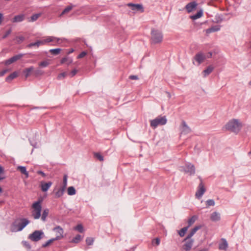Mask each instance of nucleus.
<instances>
[{
  "label": "nucleus",
  "instance_id": "obj_50",
  "mask_svg": "<svg viewBox=\"0 0 251 251\" xmlns=\"http://www.w3.org/2000/svg\"><path fill=\"white\" fill-rule=\"evenodd\" d=\"M129 78L132 80H137L138 79V77L137 75H131L129 76Z\"/></svg>",
  "mask_w": 251,
  "mask_h": 251
},
{
  "label": "nucleus",
  "instance_id": "obj_39",
  "mask_svg": "<svg viewBox=\"0 0 251 251\" xmlns=\"http://www.w3.org/2000/svg\"><path fill=\"white\" fill-rule=\"evenodd\" d=\"M81 236L79 234H77L72 240V242L77 243L81 240Z\"/></svg>",
  "mask_w": 251,
  "mask_h": 251
},
{
  "label": "nucleus",
  "instance_id": "obj_28",
  "mask_svg": "<svg viewBox=\"0 0 251 251\" xmlns=\"http://www.w3.org/2000/svg\"><path fill=\"white\" fill-rule=\"evenodd\" d=\"M18 170H19L22 174L25 175L26 178L28 177V173L27 172L25 167L18 166Z\"/></svg>",
  "mask_w": 251,
  "mask_h": 251
},
{
  "label": "nucleus",
  "instance_id": "obj_63",
  "mask_svg": "<svg viewBox=\"0 0 251 251\" xmlns=\"http://www.w3.org/2000/svg\"><path fill=\"white\" fill-rule=\"evenodd\" d=\"M250 85H251V81L249 83Z\"/></svg>",
  "mask_w": 251,
  "mask_h": 251
},
{
  "label": "nucleus",
  "instance_id": "obj_35",
  "mask_svg": "<svg viewBox=\"0 0 251 251\" xmlns=\"http://www.w3.org/2000/svg\"><path fill=\"white\" fill-rule=\"evenodd\" d=\"M50 64L49 60H45L39 63V66L41 67L45 68Z\"/></svg>",
  "mask_w": 251,
  "mask_h": 251
},
{
  "label": "nucleus",
  "instance_id": "obj_54",
  "mask_svg": "<svg viewBox=\"0 0 251 251\" xmlns=\"http://www.w3.org/2000/svg\"><path fill=\"white\" fill-rule=\"evenodd\" d=\"M17 39H18V42L21 43L24 40L25 38L23 36H19L17 37Z\"/></svg>",
  "mask_w": 251,
  "mask_h": 251
},
{
  "label": "nucleus",
  "instance_id": "obj_44",
  "mask_svg": "<svg viewBox=\"0 0 251 251\" xmlns=\"http://www.w3.org/2000/svg\"><path fill=\"white\" fill-rule=\"evenodd\" d=\"M66 75H67V74L65 72L61 73V74H59L57 76V79H62L65 78L66 77Z\"/></svg>",
  "mask_w": 251,
  "mask_h": 251
},
{
  "label": "nucleus",
  "instance_id": "obj_53",
  "mask_svg": "<svg viewBox=\"0 0 251 251\" xmlns=\"http://www.w3.org/2000/svg\"><path fill=\"white\" fill-rule=\"evenodd\" d=\"M8 70L7 69H5V70H3L2 71H1L0 72V76H2L4 75H5V74H6L8 72Z\"/></svg>",
  "mask_w": 251,
  "mask_h": 251
},
{
  "label": "nucleus",
  "instance_id": "obj_48",
  "mask_svg": "<svg viewBox=\"0 0 251 251\" xmlns=\"http://www.w3.org/2000/svg\"><path fill=\"white\" fill-rule=\"evenodd\" d=\"M30 143L34 148H36L37 145V143L35 141H33L32 139L29 140Z\"/></svg>",
  "mask_w": 251,
  "mask_h": 251
},
{
  "label": "nucleus",
  "instance_id": "obj_56",
  "mask_svg": "<svg viewBox=\"0 0 251 251\" xmlns=\"http://www.w3.org/2000/svg\"><path fill=\"white\" fill-rule=\"evenodd\" d=\"M67 60V58L66 57L63 58L61 60V63L63 64Z\"/></svg>",
  "mask_w": 251,
  "mask_h": 251
},
{
  "label": "nucleus",
  "instance_id": "obj_46",
  "mask_svg": "<svg viewBox=\"0 0 251 251\" xmlns=\"http://www.w3.org/2000/svg\"><path fill=\"white\" fill-rule=\"evenodd\" d=\"M77 72V70H76V69L73 70V71H71V72L69 74L70 76L71 77H73L74 76H75Z\"/></svg>",
  "mask_w": 251,
  "mask_h": 251
},
{
  "label": "nucleus",
  "instance_id": "obj_23",
  "mask_svg": "<svg viewBox=\"0 0 251 251\" xmlns=\"http://www.w3.org/2000/svg\"><path fill=\"white\" fill-rule=\"evenodd\" d=\"M40 45H42L41 41L38 40L34 43H31L28 44L26 46V47L28 48H31L33 47H35L36 48H38Z\"/></svg>",
  "mask_w": 251,
  "mask_h": 251
},
{
  "label": "nucleus",
  "instance_id": "obj_37",
  "mask_svg": "<svg viewBox=\"0 0 251 251\" xmlns=\"http://www.w3.org/2000/svg\"><path fill=\"white\" fill-rule=\"evenodd\" d=\"M67 177L68 176L66 175H65L63 176V185L61 187L64 188L65 189H66L67 185Z\"/></svg>",
  "mask_w": 251,
  "mask_h": 251
},
{
  "label": "nucleus",
  "instance_id": "obj_60",
  "mask_svg": "<svg viewBox=\"0 0 251 251\" xmlns=\"http://www.w3.org/2000/svg\"><path fill=\"white\" fill-rule=\"evenodd\" d=\"M5 177L3 176V174H0V181L4 179Z\"/></svg>",
  "mask_w": 251,
  "mask_h": 251
},
{
  "label": "nucleus",
  "instance_id": "obj_11",
  "mask_svg": "<svg viewBox=\"0 0 251 251\" xmlns=\"http://www.w3.org/2000/svg\"><path fill=\"white\" fill-rule=\"evenodd\" d=\"M198 5V3L195 1H193L187 4L185 8L187 12L189 13L196 10Z\"/></svg>",
  "mask_w": 251,
  "mask_h": 251
},
{
  "label": "nucleus",
  "instance_id": "obj_57",
  "mask_svg": "<svg viewBox=\"0 0 251 251\" xmlns=\"http://www.w3.org/2000/svg\"><path fill=\"white\" fill-rule=\"evenodd\" d=\"M4 173V169L0 165V174H3Z\"/></svg>",
  "mask_w": 251,
  "mask_h": 251
},
{
  "label": "nucleus",
  "instance_id": "obj_10",
  "mask_svg": "<svg viewBox=\"0 0 251 251\" xmlns=\"http://www.w3.org/2000/svg\"><path fill=\"white\" fill-rule=\"evenodd\" d=\"M180 134H188L191 131V128L187 125L186 123L184 121H182L181 122V125L180 126Z\"/></svg>",
  "mask_w": 251,
  "mask_h": 251
},
{
  "label": "nucleus",
  "instance_id": "obj_62",
  "mask_svg": "<svg viewBox=\"0 0 251 251\" xmlns=\"http://www.w3.org/2000/svg\"><path fill=\"white\" fill-rule=\"evenodd\" d=\"M73 51H74V50H73V49H71V50L69 51L68 53H72Z\"/></svg>",
  "mask_w": 251,
  "mask_h": 251
},
{
  "label": "nucleus",
  "instance_id": "obj_5",
  "mask_svg": "<svg viewBox=\"0 0 251 251\" xmlns=\"http://www.w3.org/2000/svg\"><path fill=\"white\" fill-rule=\"evenodd\" d=\"M162 33L156 29H152L151 32V41L153 44L160 43L162 41Z\"/></svg>",
  "mask_w": 251,
  "mask_h": 251
},
{
  "label": "nucleus",
  "instance_id": "obj_41",
  "mask_svg": "<svg viewBox=\"0 0 251 251\" xmlns=\"http://www.w3.org/2000/svg\"><path fill=\"white\" fill-rule=\"evenodd\" d=\"M206 204L207 207H209L210 206H214L215 205V201L212 199H209L206 201Z\"/></svg>",
  "mask_w": 251,
  "mask_h": 251
},
{
  "label": "nucleus",
  "instance_id": "obj_6",
  "mask_svg": "<svg viewBox=\"0 0 251 251\" xmlns=\"http://www.w3.org/2000/svg\"><path fill=\"white\" fill-rule=\"evenodd\" d=\"M167 123V119L165 116H158L155 119L151 121V126L153 128H156L159 125H164Z\"/></svg>",
  "mask_w": 251,
  "mask_h": 251
},
{
  "label": "nucleus",
  "instance_id": "obj_15",
  "mask_svg": "<svg viewBox=\"0 0 251 251\" xmlns=\"http://www.w3.org/2000/svg\"><path fill=\"white\" fill-rule=\"evenodd\" d=\"M24 54H17L16 55L13 56V57H11L10 58L6 60L5 62V64L10 65L11 63L17 61L18 60L20 59L23 56Z\"/></svg>",
  "mask_w": 251,
  "mask_h": 251
},
{
  "label": "nucleus",
  "instance_id": "obj_14",
  "mask_svg": "<svg viewBox=\"0 0 251 251\" xmlns=\"http://www.w3.org/2000/svg\"><path fill=\"white\" fill-rule=\"evenodd\" d=\"M184 171L186 173H189L190 175H193L195 174V168L194 165L191 163H188L186 165Z\"/></svg>",
  "mask_w": 251,
  "mask_h": 251
},
{
  "label": "nucleus",
  "instance_id": "obj_49",
  "mask_svg": "<svg viewBox=\"0 0 251 251\" xmlns=\"http://www.w3.org/2000/svg\"><path fill=\"white\" fill-rule=\"evenodd\" d=\"M87 54V52L85 51H82L77 56L78 58H81L83 57H84Z\"/></svg>",
  "mask_w": 251,
  "mask_h": 251
},
{
  "label": "nucleus",
  "instance_id": "obj_40",
  "mask_svg": "<svg viewBox=\"0 0 251 251\" xmlns=\"http://www.w3.org/2000/svg\"><path fill=\"white\" fill-rule=\"evenodd\" d=\"M40 16H41V14H40V13L33 14L31 17V20L30 21L34 22V21H36Z\"/></svg>",
  "mask_w": 251,
  "mask_h": 251
},
{
  "label": "nucleus",
  "instance_id": "obj_42",
  "mask_svg": "<svg viewBox=\"0 0 251 251\" xmlns=\"http://www.w3.org/2000/svg\"><path fill=\"white\" fill-rule=\"evenodd\" d=\"M94 240L92 238L88 237L86 239V244L88 245H91L93 244Z\"/></svg>",
  "mask_w": 251,
  "mask_h": 251
},
{
  "label": "nucleus",
  "instance_id": "obj_4",
  "mask_svg": "<svg viewBox=\"0 0 251 251\" xmlns=\"http://www.w3.org/2000/svg\"><path fill=\"white\" fill-rule=\"evenodd\" d=\"M41 201H37L32 204V216L34 219H38L41 217V212L42 210V206Z\"/></svg>",
  "mask_w": 251,
  "mask_h": 251
},
{
  "label": "nucleus",
  "instance_id": "obj_52",
  "mask_svg": "<svg viewBox=\"0 0 251 251\" xmlns=\"http://www.w3.org/2000/svg\"><path fill=\"white\" fill-rule=\"evenodd\" d=\"M37 173L38 175H41L43 177H45L46 176V175L42 171H38L37 172Z\"/></svg>",
  "mask_w": 251,
  "mask_h": 251
},
{
  "label": "nucleus",
  "instance_id": "obj_18",
  "mask_svg": "<svg viewBox=\"0 0 251 251\" xmlns=\"http://www.w3.org/2000/svg\"><path fill=\"white\" fill-rule=\"evenodd\" d=\"M220 214L217 211L213 212L210 216V219L213 222H217L220 220Z\"/></svg>",
  "mask_w": 251,
  "mask_h": 251
},
{
  "label": "nucleus",
  "instance_id": "obj_1",
  "mask_svg": "<svg viewBox=\"0 0 251 251\" xmlns=\"http://www.w3.org/2000/svg\"><path fill=\"white\" fill-rule=\"evenodd\" d=\"M201 226H195L189 234L187 235V237L184 239V241L185 242L184 244L183 245V249L186 251H190L193 245L194 240L191 239V237L195 234V233L200 228H201Z\"/></svg>",
  "mask_w": 251,
  "mask_h": 251
},
{
  "label": "nucleus",
  "instance_id": "obj_47",
  "mask_svg": "<svg viewBox=\"0 0 251 251\" xmlns=\"http://www.w3.org/2000/svg\"><path fill=\"white\" fill-rule=\"evenodd\" d=\"M11 32V29H9L2 36V39H5L6 38Z\"/></svg>",
  "mask_w": 251,
  "mask_h": 251
},
{
  "label": "nucleus",
  "instance_id": "obj_8",
  "mask_svg": "<svg viewBox=\"0 0 251 251\" xmlns=\"http://www.w3.org/2000/svg\"><path fill=\"white\" fill-rule=\"evenodd\" d=\"M60 40V39L58 38L55 37L48 36L46 37V38L45 39H44V40H42L41 41L42 45H45V44L50 43V42H52V44H51V45L55 46L56 45L60 44V42H59Z\"/></svg>",
  "mask_w": 251,
  "mask_h": 251
},
{
  "label": "nucleus",
  "instance_id": "obj_21",
  "mask_svg": "<svg viewBox=\"0 0 251 251\" xmlns=\"http://www.w3.org/2000/svg\"><path fill=\"white\" fill-rule=\"evenodd\" d=\"M25 15L24 14H20L18 15L15 16L12 20L13 23H18L24 21L25 19Z\"/></svg>",
  "mask_w": 251,
  "mask_h": 251
},
{
  "label": "nucleus",
  "instance_id": "obj_17",
  "mask_svg": "<svg viewBox=\"0 0 251 251\" xmlns=\"http://www.w3.org/2000/svg\"><path fill=\"white\" fill-rule=\"evenodd\" d=\"M52 183L51 181L48 182H41V188L43 192H47L50 186L52 185Z\"/></svg>",
  "mask_w": 251,
  "mask_h": 251
},
{
  "label": "nucleus",
  "instance_id": "obj_59",
  "mask_svg": "<svg viewBox=\"0 0 251 251\" xmlns=\"http://www.w3.org/2000/svg\"><path fill=\"white\" fill-rule=\"evenodd\" d=\"M211 27L207 29L206 30V33H211V32H213V31H211Z\"/></svg>",
  "mask_w": 251,
  "mask_h": 251
},
{
  "label": "nucleus",
  "instance_id": "obj_55",
  "mask_svg": "<svg viewBox=\"0 0 251 251\" xmlns=\"http://www.w3.org/2000/svg\"><path fill=\"white\" fill-rule=\"evenodd\" d=\"M35 73L36 75H42L43 74L42 71L40 70H36Z\"/></svg>",
  "mask_w": 251,
  "mask_h": 251
},
{
  "label": "nucleus",
  "instance_id": "obj_9",
  "mask_svg": "<svg viewBox=\"0 0 251 251\" xmlns=\"http://www.w3.org/2000/svg\"><path fill=\"white\" fill-rule=\"evenodd\" d=\"M200 180L201 182L200 183L198 187V189L195 194L196 197L199 199H201L202 197V195L206 191V189L205 188L202 179L201 178Z\"/></svg>",
  "mask_w": 251,
  "mask_h": 251
},
{
  "label": "nucleus",
  "instance_id": "obj_38",
  "mask_svg": "<svg viewBox=\"0 0 251 251\" xmlns=\"http://www.w3.org/2000/svg\"><path fill=\"white\" fill-rule=\"evenodd\" d=\"M95 157L97 158L100 161H102L103 160V157L102 155L99 152H95L94 154Z\"/></svg>",
  "mask_w": 251,
  "mask_h": 251
},
{
  "label": "nucleus",
  "instance_id": "obj_7",
  "mask_svg": "<svg viewBox=\"0 0 251 251\" xmlns=\"http://www.w3.org/2000/svg\"><path fill=\"white\" fill-rule=\"evenodd\" d=\"M44 236V232L41 230H35L28 236V238L33 242H37L42 239Z\"/></svg>",
  "mask_w": 251,
  "mask_h": 251
},
{
  "label": "nucleus",
  "instance_id": "obj_36",
  "mask_svg": "<svg viewBox=\"0 0 251 251\" xmlns=\"http://www.w3.org/2000/svg\"><path fill=\"white\" fill-rule=\"evenodd\" d=\"M197 219V217L195 216H192L191 218H190L188 221V226H189V227L192 225L193 224L196 220Z\"/></svg>",
  "mask_w": 251,
  "mask_h": 251
},
{
  "label": "nucleus",
  "instance_id": "obj_24",
  "mask_svg": "<svg viewBox=\"0 0 251 251\" xmlns=\"http://www.w3.org/2000/svg\"><path fill=\"white\" fill-rule=\"evenodd\" d=\"M33 67L31 66L24 70L23 73L25 74L26 78L30 75V73L33 70Z\"/></svg>",
  "mask_w": 251,
  "mask_h": 251
},
{
  "label": "nucleus",
  "instance_id": "obj_25",
  "mask_svg": "<svg viewBox=\"0 0 251 251\" xmlns=\"http://www.w3.org/2000/svg\"><path fill=\"white\" fill-rule=\"evenodd\" d=\"M49 213V209L46 208V209H45L43 210V213L42 214V216H41V220L43 221H44V222L46 221V218L48 216Z\"/></svg>",
  "mask_w": 251,
  "mask_h": 251
},
{
  "label": "nucleus",
  "instance_id": "obj_19",
  "mask_svg": "<svg viewBox=\"0 0 251 251\" xmlns=\"http://www.w3.org/2000/svg\"><path fill=\"white\" fill-rule=\"evenodd\" d=\"M222 242L219 244V249L221 250L226 251L228 247V243L225 239H222Z\"/></svg>",
  "mask_w": 251,
  "mask_h": 251
},
{
  "label": "nucleus",
  "instance_id": "obj_13",
  "mask_svg": "<svg viewBox=\"0 0 251 251\" xmlns=\"http://www.w3.org/2000/svg\"><path fill=\"white\" fill-rule=\"evenodd\" d=\"M128 7H131V9L135 11H140L143 12L144 11V8L142 4H133L132 3H129L127 4Z\"/></svg>",
  "mask_w": 251,
  "mask_h": 251
},
{
  "label": "nucleus",
  "instance_id": "obj_30",
  "mask_svg": "<svg viewBox=\"0 0 251 251\" xmlns=\"http://www.w3.org/2000/svg\"><path fill=\"white\" fill-rule=\"evenodd\" d=\"M189 228V226H187L181 228L179 231H178V233L180 237H183L184 236L185 233L187 231Z\"/></svg>",
  "mask_w": 251,
  "mask_h": 251
},
{
  "label": "nucleus",
  "instance_id": "obj_2",
  "mask_svg": "<svg viewBox=\"0 0 251 251\" xmlns=\"http://www.w3.org/2000/svg\"><path fill=\"white\" fill-rule=\"evenodd\" d=\"M29 223V221L26 218L17 219L12 224L10 230L12 232L20 231Z\"/></svg>",
  "mask_w": 251,
  "mask_h": 251
},
{
  "label": "nucleus",
  "instance_id": "obj_3",
  "mask_svg": "<svg viewBox=\"0 0 251 251\" xmlns=\"http://www.w3.org/2000/svg\"><path fill=\"white\" fill-rule=\"evenodd\" d=\"M242 125L238 120L232 119L229 121L225 126L226 129L230 130L234 133H237L241 129Z\"/></svg>",
  "mask_w": 251,
  "mask_h": 251
},
{
  "label": "nucleus",
  "instance_id": "obj_27",
  "mask_svg": "<svg viewBox=\"0 0 251 251\" xmlns=\"http://www.w3.org/2000/svg\"><path fill=\"white\" fill-rule=\"evenodd\" d=\"M18 75L17 73L16 72H13V73L9 75H8L6 78V81L7 82H10L14 78H16Z\"/></svg>",
  "mask_w": 251,
  "mask_h": 251
},
{
  "label": "nucleus",
  "instance_id": "obj_32",
  "mask_svg": "<svg viewBox=\"0 0 251 251\" xmlns=\"http://www.w3.org/2000/svg\"><path fill=\"white\" fill-rule=\"evenodd\" d=\"M55 241H56V240L54 238H51V239L49 240L48 241H47L44 244H43L42 245V247L43 248H46L47 247L49 246L50 245L51 243H52Z\"/></svg>",
  "mask_w": 251,
  "mask_h": 251
},
{
  "label": "nucleus",
  "instance_id": "obj_51",
  "mask_svg": "<svg viewBox=\"0 0 251 251\" xmlns=\"http://www.w3.org/2000/svg\"><path fill=\"white\" fill-rule=\"evenodd\" d=\"M24 245L27 248L30 249L31 247L27 241H24L23 242Z\"/></svg>",
  "mask_w": 251,
  "mask_h": 251
},
{
  "label": "nucleus",
  "instance_id": "obj_12",
  "mask_svg": "<svg viewBox=\"0 0 251 251\" xmlns=\"http://www.w3.org/2000/svg\"><path fill=\"white\" fill-rule=\"evenodd\" d=\"M53 230L56 232V237L54 238L56 240H60L63 237V230L60 226L54 227Z\"/></svg>",
  "mask_w": 251,
  "mask_h": 251
},
{
  "label": "nucleus",
  "instance_id": "obj_22",
  "mask_svg": "<svg viewBox=\"0 0 251 251\" xmlns=\"http://www.w3.org/2000/svg\"><path fill=\"white\" fill-rule=\"evenodd\" d=\"M214 68L212 65L209 66L206 69L203 71L202 73L204 77L209 75L214 70Z\"/></svg>",
  "mask_w": 251,
  "mask_h": 251
},
{
  "label": "nucleus",
  "instance_id": "obj_61",
  "mask_svg": "<svg viewBox=\"0 0 251 251\" xmlns=\"http://www.w3.org/2000/svg\"><path fill=\"white\" fill-rule=\"evenodd\" d=\"M212 56V53L211 52H209L208 53V55L207 56V57L208 58H210Z\"/></svg>",
  "mask_w": 251,
  "mask_h": 251
},
{
  "label": "nucleus",
  "instance_id": "obj_20",
  "mask_svg": "<svg viewBox=\"0 0 251 251\" xmlns=\"http://www.w3.org/2000/svg\"><path fill=\"white\" fill-rule=\"evenodd\" d=\"M203 15V10L202 9H200L199 11L197 12V13L193 15H191L190 16V18L193 20H196L201 17Z\"/></svg>",
  "mask_w": 251,
  "mask_h": 251
},
{
  "label": "nucleus",
  "instance_id": "obj_34",
  "mask_svg": "<svg viewBox=\"0 0 251 251\" xmlns=\"http://www.w3.org/2000/svg\"><path fill=\"white\" fill-rule=\"evenodd\" d=\"M160 240L159 238H155L153 239L151 242L152 245L153 246H157L160 244Z\"/></svg>",
  "mask_w": 251,
  "mask_h": 251
},
{
  "label": "nucleus",
  "instance_id": "obj_29",
  "mask_svg": "<svg viewBox=\"0 0 251 251\" xmlns=\"http://www.w3.org/2000/svg\"><path fill=\"white\" fill-rule=\"evenodd\" d=\"M65 189L61 187L60 189H59L55 193V197L56 198H60L63 196Z\"/></svg>",
  "mask_w": 251,
  "mask_h": 251
},
{
  "label": "nucleus",
  "instance_id": "obj_16",
  "mask_svg": "<svg viewBox=\"0 0 251 251\" xmlns=\"http://www.w3.org/2000/svg\"><path fill=\"white\" fill-rule=\"evenodd\" d=\"M194 59L198 62L197 65H200L205 59V56L202 52L197 53Z\"/></svg>",
  "mask_w": 251,
  "mask_h": 251
},
{
  "label": "nucleus",
  "instance_id": "obj_58",
  "mask_svg": "<svg viewBox=\"0 0 251 251\" xmlns=\"http://www.w3.org/2000/svg\"><path fill=\"white\" fill-rule=\"evenodd\" d=\"M3 18V15L1 13H0V25L1 24Z\"/></svg>",
  "mask_w": 251,
  "mask_h": 251
},
{
  "label": "nucleus",
  "instance_id": "obj_43",
  "mask_svg": "<svg viewBox=\"0 0 251 251\" xmlns=\"http://www.w3.org/2000/svg\"><path fill=\"white\" fill-rule=\"evenodd\" d=\"M75 229L81 233H82L83 231V227L81 225H78L75 227Z\"/></svg>",
  "mask_w": 251,
  "mask_h": 251
},
{
  "label": "nucleus",
  "instance_id": "obj_33",
  "mask_svg": "<svg viewBox=\"0 0 251 251\" xmlns=\"http://www.w3.org/2000/svg\"><path fill=\"white\" fill-rule=\"evenodd\" d=\"M61 50L59 48H57V49H50L49 51L53 55H57L58 54L60 51H61Z\"/></svg>",
  "mask_w": 251,
  "mask_h": 251
},
{
  "label": "nucleus",
  "instance_id": "obj_26",
  "mask_svg": "<svg viewBox=\"0 0 251 251\" xmlns=\"http://www.w3.org/2000/svg\"><path fill=\"white\" fill-rule=\"evenodd\" d=\"M74 7V5L71 4L68 6H67L64 10L62 12V13L60 14V17H61L63 15L65 14H66L67 13H68L69 11H70Z\"/></svg>",
  "mask_w": 251,
  "mask_h": 251
},
{
  "label": "nucleus",
  "instance_id": "obj_31",
  "mask_svg": "<svg viewBox=\"0 0 251 251\" xmlns=\"http://www.w3.org/2000/svg\"><path fill=\"white\" fill-rule=\"evenodd\" d=\"M67 193L69 195H74L76 193V190L73 186H70L68 188Z\"/></svg>",
  "mask_w": 251,
  "mask_h": 251
},
{
  "label": "nucleus",
  "instance_id": "obj_45",
  "mask_svg": "<svg viewBox=\"0 0 251 251\" xmlns=\"http://www.w3.org/2000/svg\"><path fill=\"white\" fill-rule=\"evenodd\" d=\"M220 29V27L219 25H215L211 27V31L213 32L218 31Z\"/></svg>",
  "mask_w": 251,
  "mask_h": 251
}]
</instances>
